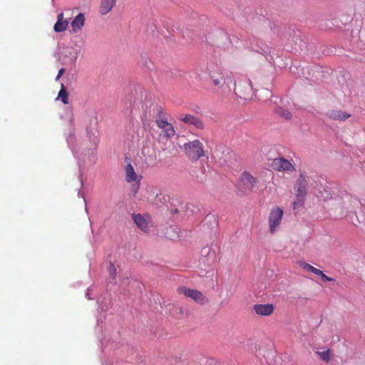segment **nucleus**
<instances>
[{
	"mask_svg": "<svg viewBox=\"0 0 365 365\" xmlns=\"http://www.w3.org/2000/svg\"><path fill=\"white\" fill-rule=\"evenodd\" d=\"M257 182L258 180L255 177L247 171L243 172L237 184L238 194L240 195L250 194Z\"/></svg>",
	"mask_w": 365,
	"mask_h": 365,
	"instance_id": "f257e3e1",
	"label": "nucleus"
},
{
	"mask_svg": "<svg viewBox=\"0 0 365 365\" xmlns=\"http://www.w3.org/2000/svg\"><path fill=\"white\" fill-rule=\"evenodd\" d=\"M183 148L187 156L192 160H197L205 155L203 144L198 140L185 143Z\"/></svg>",
	"mask_w": 365,
	"mask_h": 365,
	"instance_id": "f03ea898",
	"label": "nucleus"
},
{
	"mask_svg": "<svg viewBox=\"0 0 365 365\" xmlns=\"http://www.w3.org/2000/svg\"><path fill=\"white\" fill-rule=\"evenodd\" d=\"M313 182L314 180L311 177L300 174L298 178V206L304 204Z\"/></svg>",
	"mask_w": 365,
	"mask_h": 365,
	"instance_id": "7ed1b4c3",
	"label": "nucleus"
},
{
	"mask_svg": "<svg viewBox=\"0 0 365 365\" xmlns=\"http://www.w3.org/2000/svg\"><path fill=\"white\" fill-rule=\"evenodd\" d=\"M284 215L283 210L278 207H273L268 217L269 231L272 235L275 234L280 227Z\"/></svg>",
	"mask_w": 365,
	"mask_h": 365,
	"instance_id": "20e7f679",
	"label": "nucleus"
},
{
	"mask_svg": "<svg viewBox=\"0 0 365 365\" xmlns=\"http://www.w3.org/2000/svg\"><path fill=\"white\" fill-rule=\"evenodd\" d=\"M179 294H182L185 297L190 298L198 304L204 305L209 302L208 298L200 291L195 289H190L186 286H180L177 289Z\"/></svg>",
	"mask_w": 365,
	"mask_h": 365,
	"instance_id": "39448f33",
	"label": "nucleus"
},
{
	"mask_svg": "<svg viewBox=\"0 0 365 365\" xmlns=\"http://www.w3.org/2000/svg\"><path fill=\"white\" fill-rule=\"evenodd\" d=\"M235 92L237 96L245 101L252 99L253 91L250 80L245 77L238 81L235 83Z\"/></svg>",
	"mask_w": 365,
	"mask_h": 365,
	"instance_id": "423d86ee",
	"label": "nucleus"
},
{
	"mask_svg": "<svg viewBox=\"0 0 365 365\" xmlns=\"http://www.w3.org/2000/svg\"><path fill=\"white\" fill-rule=\"evenodd\" d=\"M270 167L272 169L279 172L292 171L294 170V166L284 158L273 159L270 163Z\"/></svg>",
	"mask_w": 365,
	"mask_h": 365,
	"instance_id": "0eeeda50",
	"label": "nucleus"
},
{
	"mask_svg": "<svg viewBox=\"0 0 365 365\" xmlns=\"http://www.w3.org/2000/svg\"><path fill=\"white\" fill-rule=\"evenodd\" d=\"M132 219L136 226L143 232H148L150 228L149 217L148 215H141L140 214H133Z\"/></svg>",
	"mask_w": 365,
	"mask_h": 365,
	"instance_id": "6e6552de",
	"label": "nucleus"
},
{
	"mask_svg": "<svg viewBox=\"0 0 365 365\" xmlns=\"http://www.w3.org/2000/svg\"><path fill=\"white\" fill-rule=\"evenodd\" d=\"M155 123L166 138H170L175 135V131L173 126L165 119L158 118L155 120Z\"/></svg>",
	"mask_w": 365,
	"mask_h": 365,
	"instance_id": "1a4fd4ad",
	"label": "nucleus"
},
{
	"mask_svg": "<svg viewBox=\"0 0 365 365\" xmlns=\"http://www.w3.org/2000/svg\"><path fill=\"white\" fill-rule=\"evenodd\" d=\"M253 310L257 315L267 317L273 314L274 307L272 304H257L254 305Z\"/></svg>",
	"mask_w": 365,
	"mask_h": 365,
	"instance_id": "9d476101",
	"label": "nucleus"
},
{
	"mask_svg": "<svg viewBox=\"0 0 365 365\" xmlns=\"http://www.w3.org/2000/svg\"><path fill=\"white\" fill-rule=\"evenodd\" d=\"M319 73V68L315 65H306L302 68V77L307 80L314 81Z\"/></svg>",
	"mask_w": 365,
	"mask_h": 365,
	"instance_id": "9b49d317",
	"label": "nucleus"
},
{
	"mask_svg": "<svg viewBox=\"0 0 365 365\" xmlns=\"http://www.w3.org/2000/svg\"><path fill=\"white\" fill-rule=\"evenodd\" d=\"M179 119L185 124L192 125L197 129L202 130L205 128L202 120L193 115L187 114L185 116L182 115Z\"/></svg>",
	"mask_w": 365,
	"mask_h": 365,
	"instance_id": "f8f14e48",
	"label": "nucleus"
},
{
	"mask_svg": "<svg viewBox=\"0 0 365 365\" xmlns=\"http://www.w3.org/2000/svg\"><path fill=\"white\" fill-rule=\"evenodd\" d=\"M71 16H68L67 18H64V14L63 12L60 13L57 16V21L53 26V30L55 32L60 33L66 31L68 28L69 24V19Z\"/></svg>",
	"mask_w": 365,
	"mask_h": 365,
	"instance_id": "ddd939ff",
	"label": "nucleus"
},
{
	"mask_svg": "<svg viewBox=\"0 0 365 365\" xmlns=\"http://www.w3.org/2000/svg\"><path fill=\"white\" fill-rule=\"evenodd\" d=\"M327 115L330 119L339 121H344L351 116L350 114L340 110H331Z\"/></svg>",
	"mask_w": 365,
	"mask_h": 365,
	"instance_id": "4468645a",
	"label": "nucleus"
},
{
	"mask_svg": "<svg viewBox=\"0 0 365 365\" xmlns=\"http://www.w3.org/2000/svg\"><path fill=\"white\" fill-rule=\"evenodd\" d=\"M210 77L215 86L220 87L225 83L224 75L220 70L210 71Z\"/></svg>",
	"mask_w": 365,
	"mask_h": 365,
	"instance_id": "2eb2a0df",
	"label": "nucleus"
},
{
	"mask_svg": "<svg viewBox=\"0 0 365 365\" xmlns=\"http://www.w3.org/2000/svg\"><path fill=\"white\" fill-rule=\"evenodd\" d=\"M117 0H101L99 12L102 15L108 14L114 7Z\"/></svg>",
	"mask_w": 365,
	"mask_h": 365,
	"instance_id": "dca6fc26",
	"label": "nucleus"
},
{
	"mask_svg": "<svg viewBox=\"0 0 365 365\" xmlns=\"http://www.w3.org/2000/svg\"><path fill=\"white\" fill-rule=\"evenodd\" d=\"M85 17L83 14H78L71 22L72 30L74 33L80 31L84 25Z\"/></svg>",
	"mask_w": 365,
	"mask_h": 365,
	"instance_id": "f3484780",
	"label": "nucleus"
},
{
	"mask_svg": "<svg viewBox=\"0 0 365 365\" xmlns=\"http://www.w3.org/2000/svg\"><path fill=\"white\" fill-rule=\"evenodd\" d=\"M125 180L128 182L136 181L138 176L134 170L133 167L131 164H127L125 168Z\"/></svg>",
	"mask_w": 365,
	"mask_h": 365,
	"instance_id": "a211bd4d",
	"label": "nucleus"
},
{
	"mask_svg": "<svg viewBox=\"0 0 365 365\" xmlns=\"http://www.w3.org/2000/svg\"><path fill=\"white\" fill-rule=\"evenodd\" d=\"M274 113L283 120H288L291 119L292 115L288 109L278 106L274 109Z\"/></svg>",
	"mask_w": 365,
	"mask_h": 365,
	"instance_id": "6ab92c4d",
	"label": "nucleus"
},
{
	"mask_svg": "<svg viewBox=\"0 0 365 365\" xmlns=\"http://www.w3.org/2000/svg\"><path fill=\"white\" fill-rule=\"evenodd\" d=\"M314 193L315 195L324 200L331 197V194L330 191L328 190L324 187H323L322 185H320V187H319V189L317 191H314Z\"/></svg>",
	"mask_w": 365,
	"mask_h": 365,
	"instance_id": "aec40b11",
	"label": "nucleus"
},
{
	"mask_svg": "<svg viewBox=\"0 0 365 365\" xmlns=\"http://www.w3.org/2000/svg\"><path fill=\"white\" fill-rule=\"evenodd\" d=\"M316 354L324 361L329 362L331 358V354L329 349L325 350H317Z\"/></svg>",
	"mask_w": 365,
	"mask_h": 365,
	"instance_id": "412c9836",
	"label": "nucleus"
},
{
	"mask_svg": "<svg viewBox=\"0 0 365 365\" xmlns=\"http://www.w3.org/2000/svg\"><path fill=\"white\" fill-rule=\"evenodd\" d=\"M58 98L61 99L63 104L68 103V93L63 84H61V89L58 94Z\"/></svg>",
	"mask_w": 365,
	"mask_h": 365,
	"instance_id": "4be33fe9",
	"label": "nucleus"
},
{
	"mask_svg": "<svg viewBox=\"0 0 365 365\" xmlns=\"http://www.w3.org/2000/svg\"><path fill=\"white\" fill-rule=\"evenodd\" d=\"M298 265L300 267H302V269H304V270H306L307 272H312L315 274H317L318 273H321L320 269H318L314 267L313 266L310 265L309 264H307L304 262H298Z\"/></svg>",
	"mask_w": 365,
	"mask_h": 365,
	"instance_id": "5701e85b",
	"label": "nucleus"
},
{
	"mask_svg": "<svg viewBox=\"0 0 365 365\" xmlns=\"http://www.w3.org/2000/svg\"><path fill=\"white\" fill-rule=\"evenodd\" d=\"M108 269V272H109L110 277L113 279H115L116 277L117 272H116V269L112 262H110Z\"/></svg>",
	"mask_w": 365,
	"mask_h": 365,
	"instance_id": "b1692460",
	"label": "nucleus"
},
{
	"mask_svg": "<svg viewBox=\"0 0 365 365\" xmlns=\"http://www.w3.org/2000/svg\"><path fill=\"white\" fill-rule=\"evenodd\" d=\"M316 275H319L320 276L321 279L324 281V282H331V281H334V279L331 277H329L328 276H327L325 274L323 273L322 271H321V273H318Z\"/></svg>",
	"mask_w": 365,
	"mask_h": 365,
	"instance_id": "393cba45",
	"label": "nucleus"
},
{
	"mask_svg": "<svg viewBox=\"0 0 365 365\" xmlns=\"http://www.w3.org/2000/svg\"><path fill=\"white\" fill-rule=\"evenodd\" d=\"M65 73V68H62L58 71V75L56 77V81H58L61 76Z\"/></svg>",
	"mask_w": 365,
	"mask_h": 365,
	"instance_id": "a878e982",
	"label": "nucleus"
},
{
	"mask_svg": "<svg viewBox=\"0 0 365 365\" xmlns=\"http://www.w3.org/2000/svg\"><path fill=\"white\" fill-rule=\"evenodd\" d=\"M296 204H297L296 201H294L293 202L294 207H295Z\"/></svg>",
	"mask_w": 365,
	"mask_h": 365,
	"instance_id": "bb28decb",
	"label": "nucleus"
}]
</instances>
